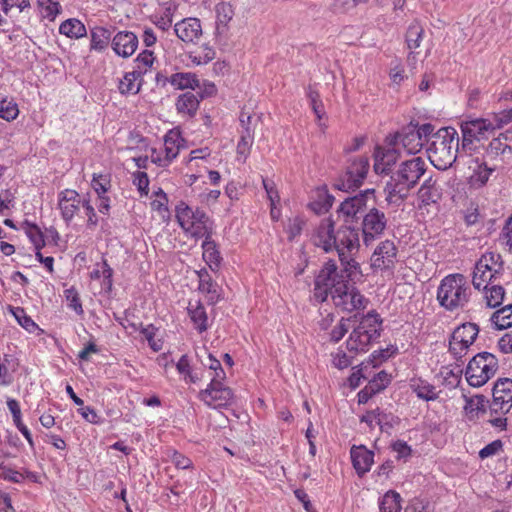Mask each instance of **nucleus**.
I'll return each mask as SVG.
<instances>
[{
    "label": "nucleus",
    "instance_id": "obj_1",
    "mask_svg": "<svg viewBox=\"0 0 512 512\" xmlns=\"http://www.w3.org/2000/svg\"><path fill=\"white\" fill-rule=\"evenodd\" d=\"M426 169L427 165L421 157L403 161L385 186L387 203L400 205L407 198L409 191L418 184Z\"/></svg>",
    "mask_w": 512,
    "mask_h": 512
},
{
    "label": "nucleus",
    "instance_id": "obj_2",
    "mask_svg": "<svg viewBox=\"0 0 512 512\" xmlns=\"http://www.w3.org/2000/svg\"><path fill=\"white\" fill-rule=\"evenodd\" d=\"M459 150V136L452 127L440 128L432 132L427 143V155L434 167L446 170L456 161Z\"/></svg>",
    "mask_w": 512,
    "mask_h": 512
},
{
    "label": "nucleus",
    "instance_id": "obj_3",
    "mask_svg": "<svg viewBox=\"0 0 512 512\" xmlns=\"http://www.w3.org/2000/svg\"><path fill=\"white\" fill-rule=\"evenodd\" d=\"M471 288L463 274L455 273L444 277L437 290V300L448 311L463 308L469 301Z\"/></svg>",
    "mask_w": 512,
    "mask_h": 512
},
{
    "label": "nucleus",
    "instance_id": "obj_4",
    "mask_svg": "<svg viewBox=\"0 0 512 512\" xmlns=\"http://www.w3.org/2000/svg\"><path fill=\"white\" fill-rule=\"evenodd\" d=\"M360 273L361 271L359 270V272H351L348 274L344 270V266L338 269L334 260L327 261L314 281L313 293L315 299L324 302L329 296L332 298L336 293L335 290L338 289L339 286L344 285L348 279Z\"/></svg>",
    "mask_w": 512,
    "mask_h": 512
},
{
    "label": "nucleus",
    "instance_id": "obj_5",
    "mask_svg": "<svg viewBox=\"0 0 512 512\" xmlns=\"http://www.w3.org/2000/svg\"><path fill=\"white\" fill-rule=\"evenodd\" d=\"M433 131L434 126L430 123L419 126L417 123L411 122L400 131L389 134L385 139V143L396 147L401 144L408 154H416L427 145Z\"/></svg>",
    "mask_w": 512,
    "mask_h": 512
},
{
    "label": "nucleus",
    "instance_id": "obj_6",
    "mask_svg": "<svg viewBox=\"0 0 512 512\" xmlns=\"http://www.w3.org/2000/svg\"><path fill=\"white\" fill-rule=\"evenodd\" d=\"M335 249L341 266L349 274L351 272H359L360 265L352 257L353 253L358 251L360 246L359 229L353 227L349 222H345L337 227V235L335 240Z\"/></svg>",
    "mask_w": 512,
    "mask_h": 512
},
{
    "label": "nucleus",
    "instance_id": "obj_7",
    "mask_svg": "<svg viewBox=\"0 0 512 512\" xmlns=\"http://www.w3.org/2000/svg\"><path fill=\"white\" fill-rule=\"evenodd\" d=\"M382 319L375 311L364 315L351 332L346 344L351 352H365L369 345L380 337Z\"/></svg>",
    "mask_w": 512,
    "mask_h": 512
},
{
    "label": "nucleus",
    "instance_id": "obj_8",
    "mask_svg": "<svg viewBox=\"0 0 512 512\" xmlns=\"http://www.w3.org/2000/svg\"><path fill=\"white\" fill-rule=\"evenodd\" d=\"M175 211L179 225L191 237L203 238L212 234L213 222L203 210L194 209L185 202H180Z\"/></svg>",
    "mask_w": 512,
    "mask_h": 512
},
{
    "label": "nucleus",
    "instance_id": "obj_9",
    "mask_svg": "<svg viewBox=\"0 0 512 512\" xmlns=\"http://www.w3.org/2000/svg\"><path fill=\"white\" fill-rule=\"evenodd\" d=\"M498 370V360L489 352L475 355L468 363L465 376L470 386L481 387L486 384Z\"/></svg>",
    "mask_w": 512,
    "mask_h": 512
},
{
    "label": "nucleus",
    "instance_id": "obj_10",
    "mask_svg": "<svg viewBox=\"0 0 512 512\" xmlns=\"http://www.w3.org/2000/svg\"><path fill=\"white\" fill-rule=\"evenodd\" d=\"M370 164L365 156L354 158L348 164L346 171L337 179L335 187L342 191L354 190L362 185L367 176Z\"/></svg>",
    "mask_w": 512,
    "mask_h": 512
},
{
    "label": "nucleus",
    "instance_id": "obj_11",
    "mask_svg": "<svg viewBox=\"0 0 512 512\" xmlns=\"http://www.w3.org/2000/svg\"><path fill=\"white\" fill-rule=\"evenodd\" d=\"M375 203V190L366 189L352 197L346 198L341 202L337 212L344 217V222H353L363 217L366 213L369 202Z\"/></svg>",
    "mask_w": 512,
    "mask_h": 512
},
{
    "label": "nucleus",
    "instance_id": "obj_12",
    "mask_svg": "<svg viewBox=\"0 0 512 512\" xmlns=\"http://www.w3.org/2000/svg\"><path fill=\"white\" fill-rule=\"evenodd\" d=\"M225 379H211L208 386L198 393V398L208 407L220 409L231 405L234 401L233 391L223 384Z\"/></svg>",
    "mask_w": 512,
    "mask_h": 512
},
{
    "label": "nucleus",
    "instance_id": "obj_13",
    "mask_svg": "<svg viewBox=\"0 0 512 512\" xmlns=\"http://www.w3.org/2000/svg\"><path fill=\"white\" fill-rule=\"evenodd\" d=\"M349 280L335 290L336 293L331 298L334 305L346 312L365 309L368 299L353 284H350Z\"/></svg>",
    "mask_w": 512,
    "mask_h": 512
},
{
    "label": "nucleus",
    "instance_id": "obj_14",
    "mask_svg": "<svg viewBox=\"0 0 512 512\" xmlns=\"http://www.w3.org/2000/svg\"><path fill=\"white\" fill-rule=\"evenodd\" d=\"M387 218L385 213L372 206L364 215L362 220L363 242L369 246L381 236L386 228Z\"/></svg>",
    "mask_w": 512,
    "mask_h": 512
},
{
    "label": "nucleus",
    "instance_id": "obj_15",
    "mask_svg": "<svg viewBox=\"0 0 512 512\" xmlns=\"http://www.w3.org/2000/svg\"><path fill=\"white\" fill-rule=\"evenodd\" d=\"M493 122L485 118L464 121L461 124L462 149H470L474 141H480L493 132Z\"/></svg>",
    "mask_w": 512,
    "mask_h": 512
},
{
    "label": "nucleus",
    "instance_id": "obj_16",
    "mask_svg": "<svg viewBox=\"0 0 512 512\" xmlns=\"http://www.w3.org/2000/svg\"><path fill=\"white\" fill-rule=\"evenodd\" d=\"M493 400L489 406L491 414L504 415L512 408V380L498 379L493 387Z\"/></svg>",
    "mask_w": 512,
    "mask_h": 512
},
{
    "label": "nucleus",
    "instance_id": "obj_17",
    "mask_svg": "<svg viewBox=\"0 0 512 512\" xmlns=\"http://www.w3.org/2000/svg\"><path fill=\"white\" fill-rule=\"evenodd\" d=\"M337 235V227L331 217H326L320 220L315 227L312 234L313 243L324 250L326 253L332 252L335 249V240Z\"/></svg>",
    "mask_w": 512,
    "mask_h": 512
},
{
    "label": "nucleus",
    "instance_id": "obj_18",
    "mask_svg": "<svg viewBox=\"0 0 512 512\" xmlns=\"http://www.w3.org/2000/svg\"><path fill=\"white\" fill-rule=\"evenodd\" d=\"M86 197H81L76 190L65 189L58 194V209L63 221L69 225L83 207Z\"/></svg>",
    "mask_w": 512,
    "mask_h": 512
},
{
    "label": "nucleus",
    "instance_id": "obj_19",
    "mask_svg": "<svg viewBox=\"0 0 512 512\" xmlns=\"http://www.w3.org/2000/svg\"><path fill=\"white\" fill-rule=\"evenodd\" d=\"M397 258V248L393 241L385 240L378 244L371 256V266L374 269H390L394 267Z\"/></svg>",
    "mask_w": 512,
    "mask_h": 512
},
{
    "label": "nucleus",
    "instance_id": "obj_20",
    "mask_svg": "<svg viewBox=\"0 0 512 512\" xmlns=\"http://www.w3.org/2000/svg\"><path fill=\"white\" fill-rule=\"evenodd\" d=\"M176 36L186 44H196L203 34L201 21L195 17L184 18L174 25Z\"/></svg>",
    "mask_w": 512,
    "mask_h": 512
},
{
    "label": "nucleus",
    "instance_id": "obj_21",
    "mask_svg": "<svg viewBox=\"0 0 512 512\" xmlns=\"http://www.w3.org/2000/svg\"><path fill=\"white\" fill-rule=\"evenodd\" d=\"M216 21L214 36L216 41L228 39L229 23L234 17V9L230 3L221 2L215 6Z\"/></svg>",
    "mask_w": 512,
    "mask_h": 512
},
{
    "label": "nucleus",
    "instance_id": "obj_22",
    "mask_svg": "<svg viewBox=\"0 0 512 512\" xmlns=\"http://www.w3.org/2000/svg\"><path fill=\"white\" fill-rule=\"evenodd\" d=\"M396 146H377L374 151V171L377 174H387L398 159Z\"/></svg>",
    "mask_w": 512,
    "mask_h": 512
},
{
    "label": "nucleus",
    "instance_id": "obj_23",
    "mask_svg": "<svg viewBox=\"0 0 512 512\" xmlns=\"http://www.w3.org/2000/svg\"><path fill=\"white\" fill-rule=\"evenodd\" d=\"M112 49L123 58H128L138 47V37L130 31H120L112 39Z\"/></svg>",
    "mask_w": 512,
    "mask_h": 512
},
{
    "label": "nucleus",
    "instance_id": "obj_24",
    "mask_svg": "<svg viewBox=\"0 0 512 512\" xmlns=\"http://www.w3.org/2000/svg\"><path fill=\"white\" fill-rule=\"evenodd\" d=\"M506 141V133H501L498 137L493 138L486 148V158L490 161H495L498 166L504 164L505 156L512 153V148Z\"/></svg>",
    "mask_w": 512,
    "mask_h": 512
},
{
    "label": "nucleus",
    "instance_id": "obj_25",
    "mask_svg": "<svg viewBox=\"0 0 512 512\" xmlns=\"http://www.w3.org/2000/svg\"><path fill=\"white\" fill-rule=\"evenodd\" d=\"M353 467L359 476L367 473L373 462L374 453L364 446H353L350 451Z\"/></svg>",
    "mask_w": 512,
    "mask_h": 512
},
{
    "label": "nucleus",
    "instance_id": "obj_26",
    "mask_svg": "<svg viewBox=\"0 0 512 512\" xmlns=\"http://www.w3.org/2000/svg\"><path fill=\"white\" fill-rule=\"evenodd\" d=\"M441 188L433 177L425 179L418 190V198L424 205L437 203L441 198Z\"/></svg>",
    "mask_w": 512,
    "mask_h": 512
},
{
    "label": "nucleus",
    "instance_id": "obj_27",
    "mask_svg": "<svg viewBox=\"0 0 512 512\" xmlns=\"http://www.w3.org/2000/svg\"><path fill=\"white\" fill-rule=\"evenodd\" d=\"M179 137L175 133H168L164 139V153L165 157H157L153 159V162L160 166H167L179 153Z\"/></svg>",
    "mask_w": 512,
    "mask_h": 512
},
{
    "label": "nucleus",
    "instance_id": "obj_28",
    "mask_svg": "<svg viewBox=\"0 0 512 512\" xmlns=\"http://www.w3.org/2000/svg\"><path fill=\"white\" fill-rule=\"evenodd\" d=\"M200 100L192 92H186L181 94L176 101V110L182 115L193 117L198 108Z\"/></svg>",
    "mask_w": 512,
    "mask_h": 512
},
{
    "label": "nucleus",
    "instance_id": "obj_29",
    "mask_svg": "<svg viewBox=\"0 0 512 512\" xmlns=\"http://www.w3.org/2000/svg\"><path fill=\"white\" fill-rule=\"evenodd\" d=\"M334 197L329 194L325 188H318L315 191L313 200L309 203V208L316 214L327 212L333 205Z\"/></svg>",
    "mask_w": 512,
    "mask_h": 512
},
{
    "label": "nucleus",
    "instance_id": "obj_30",
    "mask_svg": "<svg viewBox=\"0 0 512 512\" xmlns=\"http://www.w3.org/2000/svg\"><path fill=\"white\" fill-rule=\"evenodd\" d=\"M205 238L202 249L203 259L214 270L219 267L222 260L220 252L217 249V245L214 240L211 239V234L203 236Z\"/></svg>",
    "mask_w": 512,
    "mask_h": 512
},
{
    "label": "nucleus",
    "instance_id": "obj_31",
    "mask_svg": "<svg viewBox=\"0 0 512 512\" xmlns=\"http://www.w3.org/2000/svg\"><path fill=\"white\" fill-rule=\"evenodd\" d=\"M476 263L479 264L480 269H489L493 273L490 277H494V279H499L503 273V262L497 253H486Z\"/></svg>",
    "mask_w": 512,
    "mask_h": 512
},
{
    "label": "nucleus",
    "instance_id": "obj_32",
    "mask_svg": "<svg viewBox=\"0 0 512 512\" xmlns=\"http://www.w3.org/2000/svg\"><path fill=\"white\" fill-rule=\"evenodd\" d=\"M142 72L133 70L127 72L119 83V90L122 94H137L142 85Z\"/></svg>",
    "mask_w": 512,
    "mask_h": 512
},
{
    "label": "nucleus",
    "instance_id": "obj_33",
    "mask_svg": "<svg viewBox=\"0 0 512 512\" xmlns=\"http://www.w3.org/2000/svg\"><path fill=\"white\" fill-rule=\"evenodd\" d=\"M187 309L195 329L199 333L206 331L208 329V317L204 306L200 302H195L194 304L190 302Z\"/></svg>",
    "mask_w": 512,
    "mask_h": 512
},
{
    "label": "nucleus",
    "instance_id": "obj_34",
    "mask_svg": "<svg viewBox=\"0 0 512 512\" xmlns=\"http://www.w3.org/2000/svg\"><path fill=\"white\" fill-rule=\"evenodd\" d=\"M479 328L474 323H464L457 327L452 336L454 340H459L462 344L471 346L476 340Z\"/></svg>",
    "mask_w": 512,
    "mask_h": 512
},
{
    "label": "nucleus",
    "instance_id": "obj_35",
    "mask_svg": "<svg viewBox=\"0 0 512 512\" xmlns=\"http://www.w3.org/2000/svg\"><path fill=\"white\" fill-rule=\"evenodd\" d=\"M170 83L177 89H192L200 87V81L194 73L180 72L175 73L170 77Z\"/></svg>",
    "mask_w": 512,
    "mask_h": 512
},
{
    "label": "nucleus",
    "instance_id": "obj_36",
    "mask_svg": "<svg viewBox=\"0 0 512 512\" xmlns=\"http://www.w3.org/2000/svg\"><path fill=\"white\" fill-rule=\"evenodd\" d=\"M59 32L70 38H81L86 35V28L80 20L71 18L61 23Z\"/></svg>",
    "mask_w": 512,
    "mask_h": 512
},
{
    "label": "nucleus",
    "instance_id": "obj_37",
    "mask_svg": "<svg viewBox=\"0 0 512 512\" xmlns=\"http://www.w3.org/2000/svg\"><path fill=\"white\" fill-rule=\"evenodd\" d=\"M411 388L417 397L422 400L432 401L438 398L435 386L422 379L413 381Z\"/></svg>",
    "mask_w": 512,
    "mask_h": 512
},
{
    "label": "nucleus",
    "instance_id": "obj_38",
    "mask_svg": "<svg viewBox=\"0 0 512 512\" xmlns=\"http://www.w3.org/2000/svg\"><path fill=\"white\" fill-rule=\"evenodd\" d=\"M91 49L96 51H103L111 38V32L104 27H94L91 32Z\"/></svg>",
    "mask_w": 512,
    "mask_h": 512
},
{
    "label": "nucleus",
    "instance_id": "obj_39",
    "mask_svg": "<svg viewBox=\"0 0 512 512\" xmlns=\"http://www.w3.org/2000/svg\"><path fill=\"white\" fill-rule=\"evenodd\" d=\"M491 274L493 273L490 272L489 269H480L479 264L476 263L472 276V283L474 288L478 290H484L493 285L497 279L490 277Z\"/></svg>",
    "mask_w": 512,
    "mask_h": 512
},
{
    "label": "nucleus",
    "instance_id": "obj_40",
    "mask_svg": "<svg viewBox=\"0 0 512 512\" xmlns=\"http://www.w3.org/2000/svg\"><path fill=\"white\" fill-rule=\"evenodd\" d=\"M491 322L498 330L507 329L512 326V304H508L495 311L491 316Z\"/></svg>",
    "mask_w": 512,
    "mask_h": 512
},
{
    "label": "nucleus",
    "instance_id": "obj_41",
    "mask_svg": "<svg viewBox=\"0 0 512 512\" xmlns=\"http://www.w3.org/2000/svg\"><path fill=\"white\" fill-rule=\"evenodd\" d=\"M9 311L14 316L18 324L23 327L27 332L34 333L39 330L38 325L33 319L28 316L22 307L9 306Z\"/></svg>",
    "mask_w": 512,
    "mask_h": 512
},
{
    "label": "nucleus",
    "instance_id": "obj_42",
    "mask_svg": "<svg viewBox=\"0 0 512 512\" xmlns=\"http://www.w3.org/2000/svg\"><path fill=\"white\" fill-rule=\"evenodd\" d=\"M465 399V405L464 410L466 414L473 416L474 414L478 413H485L486 412V403L487 400L485 396L483 395H475L472 397L464 396Z\"/></svg>",
    "mask_w": 512,
    "mask_h": 512
},
{
    "label": "nucleus",
    "instance_id": "obj_43",
    "mask_svg": "<svg viewBox=\"0 0 512 512\" xmlns=\"http://www.w3.org/2000/svg\"><path fill=\"white\" fill-rule=\"evenodd\" d=\"M381 512H400L401 511V497L395 491H388L381 499L380 502Z\"/></svg>",
    "mask_w": 512,
    "mask_h": 512
},
{
    "label": "nucleus",
    "instance_id": "obj_44",
    "mask_svg": "<svg viewBox=\"0 0 512 512\" xmlns=\"http://www.w3.org/2000/svg\"><path fill=\"white\" fill-rule=\"evenodd\" d=\"M215 51L208 44L202 45L198 50L189 53V59L196 65H205L215 58Z\"/></svg>",
    "mask_w": 512,
    "mask_h": 512
},
{
    "label": "nucleus",
    "instance_id": "obj_45",
    "mask_svg": "<svg viewBox=\"0 0 512 512\" xmlns=\"http://www.w3.org/2000/svg\"><path fill=\"white\" fill-rule=\"evenodd\" d=\"M485 290L486 303L490 308H496L502 304L505 289L501 285L493 284Z\"/></svg>",
    "mask_w": 512,
    "mask_h": 512
},
{
    "label": "nucleus",
    "instance_id": "obj_46",
    "mask_svg": "<svg viewBox=\"0 0 512 512\" xmlns=\"http://www.w3.org/2000/svg\"><path fill=\"white\" fill-rule=\"evenodd\" d=\"M424 29L418 22L412 23L406 33V43L410 50L416 49L420 46Z\"/></svg>",
    "mask_w": 512,
    "mask_h": 512
},
{
    "label": "nucleus",
    "instance_id": "obj_47",
    "mask_svg": "<svg viewBox=\"0 0 512 512\" xmlns=\"http://www.w3.org/2000/svg\"><path fill=\"white\" fill-rule=\"evenodd\" d=\"M497 168V163H494L491 167L487 166V164L480 165L471 177L473 185L478 187L484 186Z\"/></svg>",
    "mask_w": 512,
    "mask_h": 512
},
{
    "label": "nucleus",
    "instance_id": "obj_48",
    "mask_svg": "<svg viewBox=\"0 0 512 512\" xmlns=\"http://www.w3.org/2000/svg\"><path fill=\"white\" fill-rule=\"evenodd\" d=\"M37 4L43 17L51 21L61 12V5L56 0H37Z\"/></svg>",
    "mask_w": 512,
    "mask_h": 512
},
{
    "label": "nucleus",
    "instance_id": "obj_49",
    "mask_svg": "<svg viewBox=\"0 0 512 512\" xmlns=\"http://www.w3.org/2000/svg\"><path fill=\"white\" fill-rule=\"evenodd\" d=\"M202 365L210 370L214 371V375L211 379H225L226 374L222 368V365L218 359H216L212 354L207 353L205 358L200 359Z\"/></svg>",
    "mask_w": 512,
    "mask_h": 512
},
{
    "label": "nucleus",
    "instance_id": "obj_50",
    "mask_svg": "<svg viewBox=\"0 0 512 512\" xmlns=\"http://www.w3.org/2000/svg\"><path fill=\"white\" fill-rule=\"evenodd\" d=\"M0 476L7 481L14 483H21L24 479H34L35 475L32 472L26 471L25 474L19 471H16L10 467H1L0 468Z\"/></svg>",
    "mask_w": 512,
    "mask_h": 512
},
{
    "label": "nucleus",
    "instance_id": "obj_51",
    "mask_svg": "<svg viewBox=\"0 0 512 512\" xmlns=\"http://www.w3.org/2000/svg\"><path fill=\"white\" fill-rule=\"evenodd\" d=\"M141 327V334L144 336V338L148 341V344L150 348L157 352L162 349V341L160 339H155L156 332L158 329L153 325L149 324L147 326H143L142 323H140Z\"/></svg>",
    "mask_w": 512,
    "mask_h": 512
},
{
    "label": "nucleus",
    "instance_id": "obj_52",
    "mask_svg": "<svg viewBox=\"0 0 512 512\" xmlns=\"http://www.w3.org/2000/svg\"><path fill=\"white\" fill-rule=\"evenodd\" d=\"M19 114L17 104L8 101L6 98L0 95V118L6 121H12L16 119Z\"/></svg>",
    "mask_w": 512,
    "mask_h": 512
},
{
    "label": "nucleus",
    "instance_id": "obj_53",
    "mask_svg": "<svg viewBox=\"0 0 512 512\" xmlns=\"http://www.w3.org/2000/svg\"><path fill=\"white\" fill-rule=\"evenodd\" d=\"M26 234L35 246L36 250H41L45 246L44 236L36 224L26 223Z\"/></svg>",
    "mask_w": 512,
    "mask_h": 512
},
{
    "label": "nucleus",
    "instance_id": "obj_54",
    "mask_svg": "<svg viewBox=\"0 0 512 512\" xmlns=\"http://www.w3.org/2000/svg\"><path fill=\"white\" fill-rule=\"evenodd\" d=\"M199 290L207 294L217 295V284L213 282L207 270L202 269L198 272Z\"/></svg>",
    "mask_w": 512,
    "mask_h": 512
},
{
    "label": "nucleus",
    "instance_id": "obj_55",
    "mask_svg": "<svg viewBox=\"0 0 512 512\" xmlns=\"http://www.w3.org/2000/svg\"><path fill=\"white\" fill-rule=\"evenodd\" d=\"M155 57L152 51L144 50L136 58V67L134 70L142 72V76L152 67Z\"/></svg>",
    "mask_w": 512,
    "mask_h": 512
},
{
    "label": "nucleus",
    "instance_id": "obj_56",
    "mask_svg": "<svg viewBox=\"0 0 512 512\" xmlns=\"http://www.w3.org/2000/svg\"><path fill=\"white\" fill-rule=\"evenodd\" d=\"M92 188L98 194V196L105 195L110 189V178L104 174H94L92 179Z\"/></svg>",
    "mask_w": 512,
    "mask_h": 512
},
{
    "label": "nucleus",
    "instance_id": "obj_57",
    "mask_svg": "<svg viewBox=\"0 0 512 512\" xmlns=\"http://www.w3.org/2000/svg\"><path fill=\"white\" fill-rule=\"evenodd\" d=\"M253 143V131L250 127H246L237 144V154L247 156Z\"/></svg>",
    "mask_w": 512,
    "mask_h": 512
},
{
    "label": "nucleus",
    "instance_id": "obj_58",
    "mask_svg": "<svg viewBox=\"0 0 512 512\" xmlns=\"http://www.w3.org/2000/svg\"><path fill=\"white\" fill-rule=\"evenodd\" d=\"M64 294L69 308L73 309L78 315H82L84 311L77 290L71 287L66 289Z\"/></svg>",
    "mask_w": 512,
    "mask_h": 512
},
{
    "label": "nucleus",
    "instance_id": "obj_59",
    "mask_svg": "<svg viewBox=\"0 0 512 512\" xmlns=\"http://www.w3.org/2000/svg\"><path fill=\"white\" fill-rule=\"evenodd\" d=\"M398 421V418L394 417L392 414H386L378 409L377 425L380 427L381 431L388 432Z\"/></svg>",
    "mask_w": 512,
    "mask_h": 512
},
{
    "label": "nucleus",
    "instance_id": "obj_60",
    "mask_svg": "<svg viewBox=\"0 0 512 512\" xmlns=\"http://www.w3.org/2000/svg\"><path fill=\"white\" fill-rule=\"evenodd\" d=\"M493 129H501L505 125L512 122V107L508 110H503L499 113H495L493 116Z\"/></svg>",
    "mask_w": 512,
    "mask_h": 512
},
{
    "label": "nucleus",
    "instance_id": "obj_61",
    "mask_svg": "<svg viewBox=\"0 0 512 512\" xmlns=\"http://www.w3.org/2000/svg\"><path fill=\"white\" fill-rule=\"evenodd\" d=\"M308 97L311 102L312 110L315 113L318 121H320L325 113L323 110V104L320 100L319 94L316 91L310 90L308 92ZM318 124L319 126H322L321 122H319Z\"/></svg>",
    "mask_w": 512,
    "mask_h": 512
},
{
    "label": "nucleus",
    "instance_id": "obj_62",
    "mask_svg": "<svg viewBox=\"0 0 512 512\" xmlns=\"http://www.w3.org/2000/svg\"><path fill=\"white\" fill-rule=\"evenodd\" d=\"M469 347V345L462 344L459 340H454L453 336H451L449 351L456 360H460L464 357L467 354Z\"/></svg>",
    "mask_w": 512,
    "mask_h": 512
},
{
    "label": "nucleus",
    "instance_id": "obj_63",
    "mask_svg": "<svg viewBox=\"0 0 512 512\" xmlns=\"http://www.w3.org/2000/svg\"><path fill=\"white\" fill-rule=\"evenodd\" d=\"M348 322H349L348 319L341 318L339 323L331 331V334H330L331 341L338 342L345 336V334L349 330Z\"/></svg>",
    "mask_w": 512,
    "mask_h": 512
},
{
    "label": "nucleus",
    "instance_id": "obj_64",
    "mask_svg": "<svg viewBox=\"0 0 512 512\" xmlns=\"http://www.w3.org/2000/svg\"><path fill=\"white\" fill-rule=\"evenodd\" d=\"M85 214L87 216V228L94 229L98 224V217L96 215L94 207L91 205L89 198L86 197L85 202H83V207Z\"/></svg>",
    "mask_w": 512,
    "mask_h": 512
}]
</instances>
